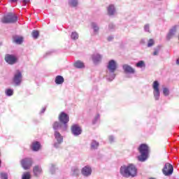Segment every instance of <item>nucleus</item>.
Listing matches in <instances>:
<instances>
[{"label":"nucleus","mask_w":179,"mask_h":179,"mask_svg":"<svg viewBox=\"0 0 179 179\" xmlns=\"http://www.w3.org/2000/svg\"><path fill=\"white\" fill-rule=\"evenodd\" d=\"M59 122H55L52 124L54 131H58V129H62V131H66L67 124H68V114L64 112H62L59 115Z\"/></svg>","instance_id":"nucleus-1"},{"label":"nucleus","mask_w":179,"mask_h":179,"mask_svg":"<svg viewBox=\"0 0 179 179\" xmlns=\"http://www.w3.org/2000/svg\"><path fill=\"white\" fill-rule=\"evenodd\" d=\"M120 174L126 178H129V177L134 178L137 176V169L134 164L122 166L120 167Z\"/></svg>","instance_id":"nucleus-2"},{"label":"nucleus","mask_w":179,"mask_h":179,"mask_svg":"<svg viewBox=\"0 0 179 179\" xmlns=\"http://www.w3.org/2000/svg\"><path fill=\"white\" fill-rule=\"evenodd\" d=\"M108 71L106 73V78L109 80H113L115 78V71L117 70V63L115 60H110L107 66Z\"/></svg>","instance_id":"nucleus-3"},{"label":"nucleus","mask_w":179,"mask_h":179,"mask_svg":"<svg viewBox=\"0 0 179 179\" xmlns=\"http://www.w3.org/2000/svg\"><path fill=\"white\" fill-rule=\"evenodd\" d=\"M138 150L141 154V155L138 156V160L140 162H145V160H147L149 153H150V149H149L148 145L143 143L138 148Z\"/></svg>","instance_id":"nucleus-4"},{"label":"nucleus","mask_w":179,"mask_h":179,"mask_svg":"<svg viewBox=\"0 0 179 179\" xmlns=\"http://www.w3.org/2000/svg\"><path fill=\"white\" fill-rule=\"evenodd\" d=\"M15 22H17V15H15L13 13H8L1 19V22L6 24L9 23H15Z\"/></svg>","instance_id":"nucleus-5"},{"label":"nucleus","mask_w":179,"mask_h":179,"mask_svg":"<svg viewBox=\"0 0 179 179\" xmlns=\"http://www.w3.org/2000/svg\"><path fill=\"white\" fill-rule=\"evenodd\" d=\"M23 80V75H22V71L20 70H16L13 74V83L15 86H20Z\"/></svg>","instance_id":"nucleus-6"},{"label":"nucleus","mask_w":179,"mask_h":179,"mask_svg":"<svg viewBox=\"0 0 179 179\" xmlns=\"http://www.w3.org/2000/svg\"><path fill=\"white\" fill-rule=\"evenodd\" d=\"M54 136L55 139L56 140V142L54 143V147L58 149V148L61 146V143L64 142V136H62L61 133L58 131H55Z\"/></svg>","instance_id":"nucleus-7"},{"label":"nucleus","mask_w":179,"mask_h":179,"mask_svg":"<svg viewBox=\"0 0 179 179\" xmlns=\"http://www.w3.org/2000/svg\"><path fill=\"white\" fill-rule=\"evenodd\" d=\"M162 173L164 176L166 177L172 176L173 173V167L172 164H170V163H166L165 165L164 166V168L162 169Z\"/></svg>","instance_id":"nucleus-8"},{"label":"nucleus","mask_w":179,"mask_h":179,"mask_svg":"<svg viewBox=\"0 0 179 179\" xmlns=\"http://www.w3.org/2000/svg\"><path fill=\"white\" fill-rule=\"evenodd\" d=\"M153 94L155 100H159L160 96V89L159 81H154L152 84Z\"/></svg>","instance_id":"nucleus-9"},{"label":"nucleus","mask_w":179,"mask_h":179,"mask_svg":"<svg viewBox=\"0 0 179 179\" xmlns=\"http://www.w3.org/2000/svg\"><path fill=\"white\" fill-rule=\"evenodd\" d=\"M33 165V159L31 158H24L21 160V166L24 170H29Z\"/></svg>","instance_id":"nucleus-10"},{"label":"nucleus","mask_w":179,"mask_h":179,"mask_svg":"<svg viewBox=\"0 0 179 179\" xmlns=\"http://www.w3.org/2000/svg\"><path fill=\"white\" fill-rule=\"evenodd\" d=\"M5 61L7 64H9V65H15V63L17 61V58L13 55L7 54L5 56Z\"/></svg>","instance_id":"nucleus-11"},{"label":"nucleus","mask_w":179,"mask_h":179,"mask_svg":"<svg viewBox=\"0 0 179 179\" xmlns=\"http://www.w3.org/2000/svg\"><path fill=\"white\" fill-rule=\"evenodd\" d=\"M71 132L75 136H78L79 135H81L83 129L80 125L74 124V125L71 127Z\"/></svg>","instance_id":"nucleus-12"},{"label":"nucleus","mask_w":179,"mask_h":179,"mask_svg":"<svg viewBox=\"0 0 179 179\" xmlns=\"http://www.w3.org/2000/svg\"><path fill=\"white\" fill-rule=\"evenodd\" d=\"M90 27L92 29V35L93 36H95L96 35H99V31H100V28H99L97 22H91Z\"/></svg>","instance_id":"nucleus-13"},{"label":"nucleus","mask_w":179,"mask_h":179,"mask_svg":"<svg viewBox=\"0 0 179 179\" xmlns=\"http://www.w3.org/2000/svg\"><path fill=\"white\" fill-rule=\"evenodd\" d=\"M177 28L178 25H175L174 27H172L171 29H169V32H168L166 35V39H168V41H170V39H172L173 38H174V36H176Z\"/></svg>","instance_id":"nucleus-14"},{"label":"nucleus","mask_w":179,"mask_h":179,"mask_svg":"<svg viewBox=\"0 0 179 179\" xmlns=\"http://www.w3.org/2000/svg\"><path fill=\"white\" fill-rule=\"evenodd\" d=\"M81 173L84 177H90L92 173V167L90 166H85L82 169Z\"/></svg>","instance_id":"nucleus-15"},{"label":"nucleus","mask_w":179,"mask_h":179,"mask_svg":"<svg viewBox=\"0 0 179 179\" xmlns=\"http://www.w3.org/2000/svg\"><path fill=\"white\" fill-rule=\"evenodd\" d=\"M33 173L35 177H40L43 174V168L40 165L34 166L33 168Z\"/></svg>","instance_id":"nucleus-16"},{"label":"nucleus","mask_w":179,"mask_h":179,"mask_svg":"<svg viewBox=\"0 0 179 179\" xmlns=\"http://www.w3.org/2000/svg\"><path fill=\"white\" fill-rule=\"evenodd\" d=\"M41 148V144L38 141H34L31 145V149L34 152H38Z\"/></svg>","instance_id":"nucleus-17"},{"label":"nucleus","mask_w":179,"mask_h":179,"mask_svg":"<svg viewBox=\"0 0 179 179\" xmlns=\"http://www.w3.org/2000/svg\"><path fill=\"white\" fill-rule=\"evenodd\" d=\"M92 60L94 64H97L98 63L101 62L102 56H101V55H99V53H94V55H92Z\"/></svg>","instance_id":"nucleus-18"},{"label":"nucleus","mask_w":179,"mask_h":179,"mask_svg":"<svg viewBox=\"0 0 179 179\" xmlns=\"http://www.w3.org/2000/svg\"><path fill=\"white\" fill-rule=\"evenodd\" d=\"M123 69L125 73H128L129 74H134L135 73V70L128 64H124Z\"/></svg>","instance_id":"nucleus-19"},{"label":"nucleus","mask_w":179,"mask_h":179,"mask_svg":"<svg viewBox=\"0 0 179 179\" xmlns=\"http://www.w3.org/2000/svg\"><path fill=\"white\" fill-rule=\"evenodd\" d=\"M65 79L62 76H57L55 78V83L57 85H63Z\"/></svg>","instance_id":"nucleus-20"},{"label":"nucleus","mask_w":179,"mask_h":179,"mask_svg":"<svg viewBox=\"0 0 179 179\" xmlns=\"http://www.w3.org/2000/svg\"><path fill=\"white\" fill-rule=\"evenodd\" d=\"M107 10L109 15H114L116 13L115 7L113 4H110L107 8Z\"/></svg>","instance_id":"nucleus-21"},{"label":"nucleus","mask_w":179,"mask_h":179,"mask_svg":"<svg viewBox=\"0 0 179 179\" xmlns=\"http://www.w3.org/2000/svg\"><path fill=\"white\" fill-rule=\"evenodd\" d=\"M49 171H50V174H55V173L57 171V165H55L54 164H50V165L49 166Z\"/></svg>","instance_id":"nucleus-22"},{"label":"nucleus","mask_w":179,"mask_h":179,"mask_svg":"<svg viewBox=\"0 0 179 179\" xmlns=\"http://www.w3.org/2000/svg\"><path fill=\"white\" fill-rule=\"evenodd\" d=\"M13 40L15 44H22V43H23V37L22 36H15Z\"/></svg>","instance_id":"nucleus-23"},{"label":"nucleus","mask_w":179,"mask_h":179,"mask_svg":"<svg viewBox=\"0 0 179 179\" xmlns=\"http://www.w3.org/2000/svg\"><path fill=\"white\" fill-rule=\"evenodd\" d=\"M74 66L77 69H83V67H85L84 63H83V62H80V60H78V62H76Z\"/></svg>","instance_id":"nucleus-24"},{"label":"nucleus","mask_w":179,"mask_h":179,"mask_svg":"<svg viewBox=\"0 0 179 179\" xmlns=\"http://www.w3.org/2000/svg\"><path fill=\"white\" fill-rule=\"evenodd\" d=\"M79 173H80V170L79 169H78V167H73V169H71L72 176H79Z\"/></svg>","instance_id":"nucleus-25"},{"label":"nucleus","mask_w":179,"mask_h":179,"mask_svg":"<svg viewBox=\"0 0 179 179\" xmlns=\"http://www.w3.org/2000/svg\"><path fill=\"white\" fill-rule=\"evenodd\" d=\"M79 38V34L76 31L71 32V38L73 41H77Z\"/></svg>","instance_id":"nucleus-26"},{"label":"nucleus","mask_w":179,"mask_h":179,"mask_svg":"<svg viewBox=\"0 0 179 179\" xmlns=\"http://www.w3.org/2000/svg\"><path fill=\"white\" fill-rule=\"evenodd\" d=\"M22 179H31L30 172H24L22 176Z\"/></svg>","instance_id":"nucleus-27"},{"label":"nucleus","mask_w":179,"mask_h":179,"mask_svg":"<svg viewBox=\"0 0 179 179\" xmlns=\"http://www.w3.org/2000/svg\"><path fill=\"white\" fill-rule=\"evenodd\" d=\"M69 4L71 7H76L78 4V0H69Z\"/></svg>","instance_id":"nucleus-28"},{"label":"nucleus","mask_w":179,"mask_h":179,"mask_svg":"<svg viewBox=\"0 0 179 179\" xmlns=\"http://www.w3.org/2000/svg\"><path fill=\"white\" fill-rule=\"evenodd\" d=\"M99 143L96 141H92L91 142V148L92 149H97L99 148Z\"/></svg>","instance_id":"nucleus-29"},{"label":"nucleus","mask_w":179,"mask_h":179,"mask_svg":"<svg viewBox=\"0 0 179 179\" xmlns=\"http://www.w3.org/2000/svg\"><path fill=\"white\" fill-rule=\"evenodd\" d=\"M5 94L8 97H10L11 96H13V90L7 89L5 90Z\"/></svg>","instance_id":"nucleus-30"},{"label":"nucleus","mask_w":179,"mask_h":179,"mask_svg":"<svg viewBox=\"0 0 179 179\" xmlns=\"http://www.w3.org/2000/svg\"><path fill=\"white\" fill-rule=\"evenodd\" d=\"M136 67L142 69L143 67H145V62L141 60L138 63H136Z\"/></svg>","instance_id":"nucleus-31"},{"label":"nucleus","mask_w":179,"mask_h":179,"mask_svg":"<svg viewBox=\"0 0 179 179\" xmlns=\"http://www.w3.org/2000/svg\"><path fill=\"white\" fill-rule=\"evenodd\" d=\"M169 93H170V91L168 87H163V94L165 96H169Z\"/></svg>","instance_id":"nucleus-32"},{"label":"nucleus","mask_w":179,"mask_h":179,"mask_svg":"<svg viewBox=\"0 0 179 179\" xmlns=\"http://www.w3.org/2000/svg\"><path fill=\"white\" fill-rule=\"evenodd\" d=\"M100 120V115L99 114H97L95 117H94V120H93V121H92V123L93 124H96V122H97V121H99Z\"/></svg>","instance_id":"nucleus-33"},{"label":"nucleus","mask_w":179,"mask_h":179,"mask_svg":"<svg viewBox=\"0 0 179 179\" xmlns=\"http://www.w3.org/2000/svg\"><path fill=\"white\" fill-rule=\"evenodd\" d=\"M32 36L34 38H38V31H33Z\"/></svg>","instance_id":"nucleus-34"},{"label":"nucleus","mask_w":179,"mask_h":179,"mask_svg":"<svg viewBox=\"0 0 179 179\" xmlns=\"http://www.w3.org/2000/svg\"><path fill=\"white\" fill-rule=\"evenodd\" d=\"M1 179H8V173H1L0 174Z\"/></svg>","instance_id":"nucleus-35"},{"label":"nucleus","mask_w":179,"mask_h":179,"mask_svg":"<svg viewBox=\"0 0 179 179\" xmlns=\"http://www.w3.org/2000/svg\"><path fill=\"white\" fill-rule=\"evenodd\" d=\"M154 43H155L154 39H150L148 43V48H151L152 46H153Z\"/></svg>","instance_id":"nucleus-36"},{"label":"nucleus","mask_w":179,"mask_h":179,"mask_svg":"<svg viewBox=\"0 0 179 179\" xmlns=\"http://www.w3.org/2000/svg\"><path fill=\"white\" fill-rule=\"evenodd\" d=\"M144 29L146 32H150V25L149 24H146L145 26H144Z\"/></svg>","instance_id":"nucleus-37"},{"label":"nucleus","mask_w":179,"mask_h":179,"mask_svg":"<svg viewBox=\"0 0 179 179\" xmlns=\"http://www.w3.org/2000/svg\"><path fill=\"white\" fill-rule=\"evenodd\" d=\"M114 141H115L114 136H109V141L110 143L114 142Z\"/></svg>","instance_id":"nucleus-38"},{"label":"nucleus","mask_w":179,"mask_h":179,"mask_svg":"<svg viewBox=\"0 0 179 179\" xmlns=\"http://www.w3.org/2000/svg\"><path fill=\"white\" fill-rule=\"evenodd\" d=\"M108 28L109 29H113L115 28V25H113V24H109Z\"/></svg>","instance_id":"nucleus-39"},{"label":"nucleus","mask_w":179,"mask_h":179,"mask_svg":"<svg viewBox=\"0 0 179 179\" xmlns=\"http://www.w3.org/2000/svg\"><path fill=\"white\" fill-rule=\"evenodd\" d=\"M157 55H159V50H155V52H153V55L157 56Z\"/></svg>","instance_id":"nucleus-40"},{"label":"nucleus","mask_w":179,"mask_h":179,"mask_svg":"<svg viewBox=\"0 0 179 179\" xmlns=\"http://www.w3.org/2000/svg\"><path fill=\"white\" fill-rule=\"evenodd\" d=\"M45 113V108H43L42 110H41L40 114H44Z\"/></svg>","instance_id":"nucleus-41"},{"label":"nucleus","mask_w":179,"mask_h":179,"mask_svg":"<svg viewBox=\"0 0 179 179\" xmlns=\"http://www.w3.org/2000/svg\"><path fill=\"white\" fill-rule=\"evenodd\" d=\"M113 36H108V41H113Z\"/></svg>","instance_id":"nucleus-42"},{"label":"nucleus","mask_w":179,"mask_h":179,"mask_svg":"<svg viewBox=\"0 0 179 179\" xmlns=\"http://www.w3.org/2000/svg\"><path fill=\"white\" fill-rule=\"evenodd\" d=\"M24 3H28V2H30V0H22Z\"/></svg>","instance_id":"nucleus-43"},{"label":"nucleus","mask_w":179,"mask_h":179,"mask_svg":"<svg viewBox=\"0 0 179 179\" xmlns=\"http://www.w3.org/2000/svg\"><path fill=\"white\" fill-rule=\"evenodd\" d=\"M10 2H17L18 0H9Z\"/></svg>","instance_id":"nucleus-44"},{"label":"nucleus","mask_w":179,"mask_h":179,"mask_svg":"<svg viewBox=\"0 0 179 179\" xmlns=\"http://www.w3.org/2000/svg\"><path fill=\"white\" fill-rule=\"evenodd\" d=\"M141 43H145V39H141Z\"/></svg>","instance_id":"nucleus-45"},{"label":"nucleus","mask_w":179,"mask_h":179,"mask_svg":"<svg viewBox=\"0 0 179 179\" xmlns=\"http://www.w3.org/2000/svg\"><path fill=\"white\" fill-rule=\"evenodd\" d=\"M176 64H178V65H179V57H178V59L176 60Z\"/></svg>","instance_id":"nucleus-46"},{"label":"nucleus","mask_w":179,"mask_h":179,"mask_svg":"<svg viewBox=\"0 0 179 179\" xmlns=\"http://www.w3.org/2000/svg\"><path fill=\"white\" fill-rule=\"evenodd\" d=\"M1 45H2V43H1V42H0V47H1Z\"/></svg>","instance_id":"nucleus-47"},{"label":"nucleus","mask_w":179,"mask_h":179,"mask_svg":"<svg viewBox=\"0 0 179 179\" xmlns=\"http://www.w3.org/2000/svg\"><path fill=\"white\" fill-rule=\"evenodd\" d=\"M150 179H155V178H150Z\"/></svg>","instance_id":"nucleus-48"},{"label":"nucleus","mask_w":179,"mask_h":179,"mask_svg":"<svg viewBox=\"0 0 179 179\" xmlns=\"http://www.w3.org/2000/svg\"><path fill=\"white\" fill-rule=\"evenodd\" d=\"M46 54H50V52H46Z\"/></svg>","instance_id":"nucleus-49"},{"label":"nucleus","mask_w":179,"mask_h":179,"mask_svg":"<svg viewBox=\"0 0 179 179\" xmlns=\"http://www.w3.org/2000/svg\"><path fill=\"white\" fill-rule=\"evenodd\" d=\"M178 39H179V36H178Z\"/></svg>","instance_id":"nucleus-50"}]
</instances>
